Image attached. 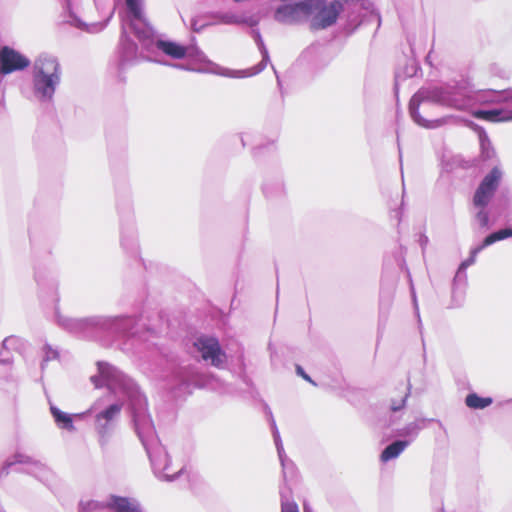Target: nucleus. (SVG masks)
I'll return each instance as SVG.
<instances>
[{"mask_svg": "<svg viewBox=\"0 0 512 512\" xmlns=\"http://www.w3.org/2000/svg\"><path fill=\"white\" fill-rule=\"evenodd\" d=\"M97 367L98 375L91 376V382L96 388L106 387L111 394L119 397V401L109 404L95 415V429L99 435L105 437L111 432L123 407L121 399H127L136 434L146 450L155 475L165 481L175 480L182 468L171 470L170 457L165 447L159 443L152 419L147 412L146 397L136 383L116 367L102 361L97 363Z\"/></svg>", "mask_w": 512, "mask_h": 512, "instance_id": "1", "label": "nucleus"}, {"mask_svg": "<svg viewBox=\"0 0 512 512\" xmlns=\"http://www.w3.org/2000/svg\"><path fill=\"white\" fill-rule=\"evenodd\" d=\"M473 88L466 81L444 84L419 89L409 102V114L413 121L424 128H436L442 120H427L419 113V106L424 102L435 103L444 107L469 111L473 108Z\"/></svg>", "mask_w": 512, "mask_h": 512, "instance_id": "2", "label": "nucleus"}, {"mask_svg": "<svg viewBox=\"0 0 512 512\" xmlns=\"http://www.w3.org/2000/svg\"><path fill=\"white\" fill-rule=\"evenodd\" d=\"M58 325L69 333L90 338L99 333L118 337H135L137 320L130 316H91L71 318L56 314Z\"/></svg>", "mask_w": 512, "mask_h": 512, "instance_id": "3", "label": "nucleus"}, {"mask_svg": "<svg viewBox=\"0 0 512 512\" xmlns=\"http://www.w3.org/2000/svg\"><path fill=\"white\" fill-rule=\"evenodd\" d=\"M125 3L130 16V28L144 50L156 48L173 59L186 57L187 47L173 41L155 39L154 31L144 16L143 0H125Z\"/></svg>", "mask_w": 512, "mask_h": 512, "instance_id": "4", "label": "nucleus"}, {"mask_svg": "<svg viewBox=\"0 0 512 512\" xmlns=\"http://www.w3.org/2000/svg\"><path fill=\"white\" fill-rule=\"evenodd\" d=\"M62 81V68L58 58L40 54L33 62L31 83L34 99L40 104H51Z\"/></svg>", "mask_w": 512, "mask_h": 512, "instance_id": "5", "label": "nucleus"}, {"mask_svg": "<svg viewBox=\"0 0 512 512\" xmlns=\"http://www.w3.org/2000/svg\"><path fill=\"white\" fill-rule=\"evenodd\" d=\"M473 107L483 104H500V107L493 109H479L472 112V115L481 120L489 122L512 121V89L511 90H474Z\"/></svg>", "mask_w": 512, "mask_h": 512, "instance_id": "6", "label": "nucleus"}, {"mask_svg": "<svg viewBox=\"0 0 512 512\" xmlns=\"http://www.w3.org/2000/svg\"><path fill=\"white\" fill-rule=\"evenodd\" d=\"M502 178V171L499 167L495 166L480 182L473 196V205L478 209L475 214V220L482 229H489L491 227L490 215L487 206L492 200L500 180Z\"/></svg>", "mask_w": 512, "mask_h": 512, "instance_id": "7", "label": "nucleus"}, {"mask_svg": "<svg viewBox=\"0 0 512 512\" xmlns=\"http://www.w3.org/2000/svg\"><path fill=\"white\" fill-rule=\"evenodd\" d=\"M342 10L343 3L338 0H332L330 3L326 0H313L308 6L311 27L316 30L330 27L336 22Z\"/></svg>", "mask_w": 512, "mask_h": 512, "instance_id": "8", "label": "nucleus"}, {"mask_svg": "<svg viewBox=\"0 0 512 512\" xmlns=\"http://www.w3.org/2000/svg\"><path fill=\"white\" fill-rule=\"evenodd\" d=\"M193 346L204 362L218 369L225 367L227 355L216 337L201 335L195 339Z\"/></svg>", "mask_w": 512, "mask_h": 512, "instance_id": "9", "label": "nucleus"}, {"mask_svg": "<svg viewBox=\"0 0 512 512\" xmlns=\"http://www.w3.org/2000/svg\"><path fill=\"white\" fill-rule=\"evenodd\" d=\"M175 388L183 393H191L194 388H202L208 384V378L195 366L188 365L175 372Z\"/></svg>", "mask_w": 512, "mask_h": 512, "instance_id": "10", "label": "nucleus"}, {"mask_svg": "<svg viewBox=\"0 0 512 512\" xmlns=\"http://www.w3.org/2000/svg\"><path fill=\"white\" fill-rule=\"evenodd\" d=\"M313 0H302L294 4L280 5L274 14L276 21L284 24L301 22L308 18V6Z\"/></svg>", "mask_w": 512, "mask_h": 512, "instance_id": "11", "label": "nucleus"}, {"mask_svg": "<svg viewBox=\"0 0 512 512\" xmlns=\"http://www.w3.org/2000/svg\"><path fill=\"white\" fill-rule=\"evenodd\" d=\"M128 10V8L126 7ZM128 33H132L135 35L133 30L130 28V16L127 11L126 18L123 20L122 24V35L120 41V65L124 67L126 64L136 61L138 59V47L135 42H133L128 37Z\"/></svg>", "mask_w": 512, "mask_h": 512, "instance_id": "12", "label": "nucleus"}, {"mask_svg": "<svg viewBox=\"0 0 512 512\" xmlns=\"http://www.w3.org/2000/svg\"><path fill=\"white\" fill-rule=\"evenodd\" d=\"M187 57L191 58L197 63L203 64L206 67H199V68H187V70L196 71L200 73H214L226 76L225 74H235L236 70H226L219 67L214 62L210 61L203 51H201L198 47H191L187 48ZM172 66L178 67L181 69H186L183 65H177L173 64Z\"/></svg>", "mask_w": 512, "mask_h": 512, "instance_id": "13", "label": "nucleus"}, {"mask_svg": "<svg viewBox=\"0 0 512 512\" xmlns=\"http://www.w3.org/2000/svg\"><path fill=\"white\" fill-rule=\"evenodd\" d=\"M251 34H252V37L262 55V60L257 65L250 67L248 69L236 70L235 74H225L226 77L247 78V77L255 76V75L259 74L260 72H262L266 68L267 64L269 63V61H270L269 53H268V50H267V48L264 44V41L261 37L260 31L258 29H252Z\"/></svg>", "mask_w": 512, "mask_h": 512, "instance_id": "14", "label": "nucleus"}, {"mask_svg": "<svg viewBox=\"0 0 512 512\" xmlns=\"http://www.w3.org/2000/svg\"><path fill=\"white\" fill-rule=\"evenodd\" d=\"M266 410H267V414L269 415V420H270V424H271L274 442H275L279 460H280V463L282 466L283 477L286 480L288 472L293 470V463L287 458V456L285 454L282 440H281V437H280V434H279V431L276 426V422L273 418L271 410L269 409V407H266Z\"/></svg>", "mask_w": 512, "mask_h": 512, "instance_id": "15", "label": "nucleus"}, {"mask_svg": "<svg viewBox=\"0 0 512 512\" xmlns=\"http://www.w3.org/2000/svg\"><path fill=\"white\" fill-rule=\"evenodd\" d=\"M107 505L113 512H143L141 504L134 498L110 495Z\"/></svg>", "mask_w": 512, "mask_h": 512, "instance_id": "16", "label": "nucleus"}, {"mask_svg": "<svg viewBox=\"0 0 512 512\" xmlns=\"http://www.w3.org/2000/svg\"><path fill=\"white\" fill-rule=\"evenodd\" d=\"M216 23L226 25H240L246 24L250 27H255L258 20L252 16L239 15L233 12H218L213 15Z\"/></svg>", "mask_w": 512, "mask_h": 512, "instance_id": "17", "label": "nucleus"}, {"mask_svg": "<svg viewBox=\"0 0 512 512\" xmlns=\"http://www.w3.org/2000/svg\"><path fill=\"white\" fill-rule=\"evenodd\" d=\"M50 412L53 416L56 425L60 429H64L67 431L75 430L72 415L61 411L58 407H56L53 404H50Z\"/></svg>", "mask_w": 512, "mask_h": 512, "instance_id": "18", "label": "nucleus"}, {"mask_svg": "<svg viewBox=\"0 0 512 512\" xmlns=\"http://www.w3.org/2000/svg\"><path fill=\"white\" fill-rule=\"evenodd\" d=\"M410 444V441L396 440L385 447L381 453V461L388 462L394 458H397L405 448Z\"/></svg>", "mask_w": 512, "mask_h": 512, "instance_id": "19", "label": "nucleus"}, {"mask_svg": "<svg viewBox=\"0 0 512 512\" xmlns=\"http://www.w3.org/2000/svg\"><path fill=\"white\" fill-rule=\"evenodd\" d=\"M15 464H37L30 456L17 452L13 457L7 459L0 468V477L7 476L10 468Z\"/></svg>", "mask_w": 512, "mask_h": 512, "instance_id": "20", "label": "nucleus"}, {"mask_svg": "<svg viewBox=\"0 0 512 512\" xmlns=\"http://www.w3.org/2000/svg\"><path fill=\"white\" fill-rule=\"evenodd\" d=\"M467 284V274L466 270L462 269V267H458L456 275L453 279L452 284V297L453 299L459 297L460 301L463 298L464 289Z\"/></svg>", "mask_w": 512, "mask_h": 512, "instance_id": "21", "label": "nucleus"}, {"mask_svg": "<svg viewBox=\"0 0 512 512\" xmlns=\"http://www.w3.org/2000/svg\"><path fill=\"white\" fill-rule=\"evenodd\" d=\"M70 18H71L70 19L71 25H73L76 28H79L81 30L87 31L89 33H98L100 31H102L106 27L107 22H108V19H107L102 22H94V23L87 24V23L83 22L82 20H80L76 16L71 15Z\"/></svg>", "mask_w": 512, "mask_h": 512, "instance_id": "22", "label": "nucleus"}, {"mask_svg": "<svg viewBox=\"0 0 512 512\" xmlns=\"http://www.w3.org/2000/svg\"><path fill=\"white\" fill-rule=\"evenodd\" d=\"M493 399L491 397H480L476 393H470L465 398V404L471 409H484L491 405Z\"/></svg>", "mask_w": 512, "mask_h": 512, "instance_id": "23", "label": "nucleus"}, {"mask_svg": "<svg viewBox=\"0 0 512 512\" xmlns=\"http://www.w3.org/2000/svg\"><path fill=\"white\" fill-rule=\"evenodd\" d=\"M479 142L481 156L484 160H490L495 157V150L491 145L490 139L484 130L479 132Z\"/></svg>", "mask_w": 512, "mask_h": 512, "instance_id": "24", "label": "nucleus"}, {"mask_svg": "<svg viewBox=\"0 0 512 512\" xmlns=\"http://www.w3.org/2000/svg\"><path fill=\"white\" fill-rule=\"evenodd\" d=\"M107 502L98 500H81L78 504V512H100L107 508Z\"/></svg>", "mask_w": 512, "mask_h": 512, "instance_id": "25", "label": "nucleus"}, {"mask_svg": "<svg viewBox=\"0 0 512 512\" xmlns=\"http://www.w3.org/2000/svg\"><path fill=\"white\" fill-rule=\"evenodd\" d=\"M509 237H512V228L500 229L486 236L483 240V246L488 247L497 241H501Z\"/></svg>", "mask_w": 512, "mask_h": 512, "instance_id": "26", "label": "nucleus"}, {"mask_svg": "<svg viewBox=\"0 0 512 512\" xmlns=\"http://www.w3.org/2000/svg\"><path fill=\"white\" fill-rule=\"evenodd\" d=\"M2 347L5 350L21 351L25 347V340L19 336L11 335L3 340Z\"/></svg>", "mask_w": 512, "mask_h": 512, "instance_id": "27", "label": "nucleus"}, {"mask_svg": "<svg viewBox=\"0 0 512 512\" xmlns=\"http://www.w3.org/2000/svg\"><path fill=\"white\" fill-rule=\"evenodd\" d=\"M42 362L41 369L44 370L48 362L59 359V351L57 348L52 347L50 344L45 343L42 348Z\"/></svg>", "mask_w": 512, "mask_h": 512, "instance_id": "28", "label": "nucleus"}, {"mask_svg": "<svg viewBox=\"0 0 512 512\" xmlns=\"http://www.w3.org/2000/svg\"><path fill=\"white\" fill-rule=\"evenodd\" d=\"M422 429V425L418 421H414L406 425L400 432V436L410 437V442L416 438L419 431Z\"/></svg>", "mask_w": 512, "mask_h": 512, "instance_id": "29", "label": "nucleus"}, {"mask_svg": "<svg viewBox=\"0 0 512 512\" xmlns=\"http://www.w3.org/2000/svg\"><path fill=\"white\" fill-rule=\"evenodd\" d=\"M363 22L362 16L360 13L352 12L347 16L345 29L352 33L354 32Z\"/></svg>", "mask_w": 512, "mask_h": 512, "instance_id": "30", "label": "nucleus"}, {"mask_svg": "<svg viewBox=\"0 0 512 512\" xmlns=\"http://www.w3.org/2000/svg\"><path fill=\"white\" fill-rule=\"evenodd\" d=\"M281 512H299L298 505L284 491H281Z\"/></svg>", "mask_w": 512, "mask_h": 512, "instance_id": "31", "label": "nucleus"}, {"mask_svg": "<svg viewBox=\"0 0 512 512\" xmlns=\"http://www.w3.org/2000/svg\"><path fill=\"white\" fill-rule=\"evenodd\" d=\"M484 248H486V246H483V242H482L479 246H477V247H475V248L471 249V251H470V256H469L466 260H464L463 262H461V264H460L459 266H460V267H462V269H465V270H466L469 266L473 265V264L475 263V261H476V257H477V255H478V254H479V253H480Z\"/></svg>", "mask_w": 512, "mask_h": 512, "instance_id": "32", "label": "nucleus"}, {"mask_svg": "<svg viewBox=\"0 0 512 512\" xmlns=\"http://www.w3.org/2000/svg\"><path fill=\"white\" fill-rule=\"evenodd\" d=\"M409 394H410V386H407L405 393L398 400L391 399V406H390L391 410L393 412L401 410L405 406Z\"/></svg>", "mask_w": 512, "mask_h": 512, "instance_id": "33", "label": "nucleus"}, {"mask_svg": "<svg viewBox=\"0 0 512 512\" xmlns=\"http://www.w3.org/2000/svg\"><path fill=\"white\" fill-rule=\"evenodd\" d=\"M417 72V67L414 63H412L411 65H409L407 68H406V71L404 73V76H403V79L404 78H407V77H413ZM402 78V75L400 72H396V75H395V80H396V84L398 83V81Z\"/></svg>", "mask_w": 512, "mask_h": 512, "instance_id": "34", "label": "nucleus"}, {"mask_svg": "<svg viewBox=\"0 0 512 512\" xmlns=\"http://www.w3.org/2000/svg\"><path fill=\"white\" fill-rule=\"evenodd\" d=\"M320 52V46L318 45H312L310 47H308L303 53H302V57L304 59H310L312 58L314 55H317L318 53Z\"/></svg>", "mask_w": 512, "mask_h": 512, "instance_id": "35", "label": "nucleus"}, {"mask_svg": "<svg viewBox=\"0 0 512 512\" xmlns=\"http://www.w3.org/2000/svg\"><path fill=\"white\" fill-rule=\"evenodd\" d=\"M296 372L299 376H301L306 381L312 383L313 385H316L315 382L310 378V376L308 374L305 373V371L303 370V368L300 365L296 366Z\"/></svg>", "mask_w": 512, "mask_h": 512, "instance_id": "36", "label": "nucleus"}, {"mask_svg": "<svg viewBox=\"0 0 512 512\" xmlns=\"http://www.w3.org/2000/svg\"><path fill=\"white\" fill-rule=\"evenodd\" d=\"M418 242H419V245H420V247L422 249V252H424L426 247H427V245H428V242H429L428 237L425 234H420Z\"/></svg>", "mask_w": 512, "mask_h": 512, "instance_id": "37", "label": "nucleus"}, {"mask_svg": "<svg viewBox=\"0 0 512 512\" xmlns=\"http://www.w3.org/2000/svg\"><path fill=\"white\" fill-rule=\"evenodd\" d=\"M263 192L265 193V195L267 197H272L273 196V192L270 190V187L267 183L264 184L263 186Z\"/></svg>", "mask_w": 512, "mask_h": 512, "instance_id": "38", "label": "nucleus"}, {"mask_svg": "<svg viewBox=\"0 0 512 512\" xmlns=\"http://www.w3.org/2000/svg\"><path fill=\"white\" fill-rule=\"evenodd\" d=\"M412 299H413L414 307H415V310H416V314H417V316L419 317V311H418V305H417L416 294H415V291H414V289H413V288H412Z\"/></svg>", "mask_w": 512, "mask_h": 512, "instance_id": "39", "label": "nucleus"}, {"mask_svg": "<svg viewBox=\"0 0 512 512\" xmlns=\"http://www.w3.org/2000/svg\"><path fill=\"white\" fill-rule=\"evenodd\" d=\"M273 70H274V73H275V76H276V79H277V84L279 86V88H281V80H280V77L276 71V69L274 68V66H272Z\"/></svg>", "mask_w": 512, "mask_h": 512, "instance_id": "40", "label": "nucleus"}, {"mask_svg": "<svg viewBox=\"0 0 512 512\" xmlns=\"http://www.w3.org/2000/svg\"><path fill=\"white\" fill-rule=\"evenodd\" d=\"M303 512H313V510L307 503H304L303 504Z\"/></svg>", "mask_w": 512, "mask_h": 512, "instance_id": "41", "label": "nucleus"}, {"mask_svg": "<svg viewBox=\"0 0 512 512\" xmlns=\"http://www.w3.org/2000/svg\"><path fill=\"white\" fill-rule=\"evenodd\" d=\"M371 16L374 17L377 20L378 26H379L380 25V16H379V14H372L371 13Z\"/></svg>", "mask_w": 512, "mask_h": 512, "instance_id": "42", "label": "nucleus"}, {"mask_svg": "<svg viewBox=\"0 0 512 512\" xmlns=\"http://www.w3.org/2000/svg\"><path fill=\"white\" fill-rule=\"evenodd\" d=\"M276 189L278 193H281L283 191V185L281 183H278Z\"/></svg>", "mask_w": 512, "mask_h": 512, "instance_id": "43", "label": "nucleus"}, {"mask_svg": "<svg viewBox=\"0 0 512 512\" xmlns=\"http://www.w3.org/2000/svg\"><path fill=\"white\" fill-rule=\"evenodd\" d=\"M4 100V93L3 91L1 90L0 91V103Z\"/></svg>", "mask_w": 512, "mask_h": 512, "instance_id": "44", "label": "nucleus"}, {"mask_svg": "<svg viewBox=\"0 0 512 512\" xmlns=\"http://www.w3.org/2000/svg\"><path fill=\"white\" fill-rule=\"evenodd\" d=\"M121 243H122L123 247H125V248H126V243H125V240H124V239L122 240V242H121Z\"/></svg>", "mask_w": 512, "mask_h": 512, "instance_id": "45", "label": "nucleus"}, {"mask_svg": "<svg viewBox=\"0 0 512 512\" xmlns=\"http://www.w3.org/2000/svg\"><path fill=\"white\" fill-rule=\"evenodd\" d=\"M67 4H69V0H66Z\"/></svg>", "mask_w": 512, "mask_h": 512, "instance_id": "46", "label": "nucleus"}, {"mask_svg": "<svg viewBox=\"0 0 512 512\" xmlns=\"http://www.w3.org/2000/svg\"><path fill=\"white\" fill-rule=\"evenodd\" d=\"M442 512H445L444 510Z\"/></svg>", "mask_w": 512, "mask_h": 512, "instance_id": "47", "label": "nucleus"}]
</instances>
